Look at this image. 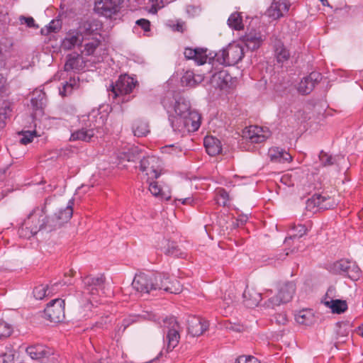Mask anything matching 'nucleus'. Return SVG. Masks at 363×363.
I'll return each mask as SVG.
<instances>
[{"label": "nucleus", "mask_w": 363, "mask_h": 363, "mask_svg": "<svg viewBox=\"0 0 363 363\" xmlns=\"http://www.w3.org/2000/svg\"><path fill=\"white\" fill-rule=\"evenodd\" d=\"M235 363H259V362L254 356L240 355L236 359Z\"/></svg>", "instance_id": "52"}, {"label": "nucleus", "mask_w": 363, "mask_h": 363, "mask_svg": "<svg viewBox=\"0 0 363 363\" xmlns=\"http://www.w3.org/2000/svg\"><path fill=\"white\" fill-rule=\"evenodd\" d=\"M174 111L176 115L184 116L192 111L190 109L189 102L187 101L185 99L181 97L179 98L175 102Z\"/></svg>", "instance_id": "30"}, {"label": "nucleus", "mask_w": 363, "mask_h": 363, "mask_svg": "<svg viewBox=\"0 0 363 363\" xmlns=\"http://www.w3.org/2000/svg\"><path fill=\"white\" fill-rule=\"evenodd\" d=\"M33 97L30 100L31 105L34 113L32 114L33 121L35 122V127L37 126V118L40 116H43L44 108L46 104L45 93L41 90H35L33 93Z\"/></svg>", "instance_id": "15"}, {"label": "nucleus", "mask_w": 363, "mask_h": 363, "mask_svg": "<svg viewBox=\"0 0 363 363\" xmlns=\"http://www.w3.org/2000/svg\"><path fill=\"white\" fill-rule=\"evenodd\" d=\"M48 286L44 285H40L35 287L33 289V295L36 299H43L46 295Z\"/></svg>", "instance_id": "49"}, {"label": "nucleus", "mask_w": 363, "mask_h": 363, "mask_svg": "<svg viewBox=\"0 0 363 363\" xmlns=\"http://www.w3.org/2000/svg\"><path fill=\"white\" fill-rule=\"evenodd\" d=\"M136 24L140 26L145 31L150 30V23L148 20L141 18L136 21Z\"/></svg>", "instance_id": "58"}, {"label": "nucleus", "mask_w": 363, "mask_h": 363, "mask_svg": "<svg viewBox=\"0 0 363 363\" xmlns=\"http://www.w3.org/2000/svg\"><path fill=\"white\" fill-rule=\"evenodd\" d=\"M82 43V39L77 35H72L67 37L62 43V47L65 50H71L75 45H80Z\"/></svg>", "instance_id": "38"}, {"label": "nucleus", "mask_w": 363, "mask_h": 363, "mask_svg": "<svg viewBox=\"0 0 363 363\" xmlns=\"http://www.w3.org/2000/svg\"><path fill=\"white\" fill-rule=\"evenodd\" d=\"M272 291L271 289H267L263 294L265 298H268L267 301H266L263 304L264 307L266 308L274 309L276 306L286 303L279 294L274 296H272Z\"/></svg>", "instance_id": "28"}, {"label": "nucleus", "mask_w": 363, "mask_h": 363, "mask_svg": "<svg viewBox=\"0 0 363 363\" xmlns=\"http://www.w3.org/2000/svg\"><path fill=\"white\" fill-rule=\"evenodd\" d=\"M118 158L121 162L128 161L135 162L138 160L140 162L143 157L141 156L139 148L133 146L128 148L127 151L120 152L118 155Z\"/></svg>", "instance_id": "25"}, {"label": "nucleus", "mask_w": 363, "mask_h": 363, "mask_svg": "<svg viewBox=\"0 0 363 363\" xmlns=\"http://www.w3.org/2000/svg\"><path fill=\"white\" fill-rule=\"evenodd\" d=\"M172 29L174 31H178L180 33H183L184 30V23L178 21L177 23H173L172 25H169Z\"/></svg>", "instance_id": "59"}, {"label": "nucleus", "mask_w": 363, "mask_h": 363, "mask_svg": "<svg viewBox=\"0 0 363 363\" xmlns=\"http://www.w3.org/2000/svg\"><path fill=\"white\" fill-rule=\"evenodd\" d=\"M313 316L311 311L303 310L296 315V320L298 323L309 325L312 324Z\"/></svg>", "instance_id": "34"}, {"label": "nucleus", "mask_w": 363, "mask_h": 363, "mask_svg": "<svg viewBox=\"0 0 363 363\" xmlns=\"http://www.w3.org/2000/svg\"><path fill=\"white\" fill-rule=\"evenodd\" d=\"M314 87L315 86H313V82L307 77H304L298 84V91L302 94H308L313 91Z\"/></svg>", "instance_id": "40"}, {"label": "nucleus", "mask_w": 363, "mask_h": 363, "mask_svg": "<svg viewBox=\"0 0 363 363\" xmlns=\"http://www.w3.org/2000/svg\"><path fill=\"white\" fill-rule=\"evenodd\" d=\"M293 230L294 231V233L285 239L284 242L286 243H289V240L295 239L296 238H301L303 235L306 234L307 228H306L305 225L300 224L296 226H294Z\"/></svg>", "instance_id": "41"}, {"label": "nucleus", "mask_w": 363, "mask_h": 363, "mask_svg": "<svg viewBox=\"0 0 363 363\" xmlns=\"http://www.w3.org/2000/svg\"><path fill=\"white\" fill-rule=\"evenodd\" d=\"M140 169L142 172H146L147 175L152 174V177L157 179L162 170L161 161L155 156L143 157L140 162Z\"/></svg>", "instance_id": "12"}, {"label": "nucleus", "mask_w": 363, "mask_h": 363, "mask_svg": "<svg viewBox=\"0 0 363 363\" xmlns=\"http://www.w3.org/2000/svg\"><path fill=\"white\" fill-rule=\"evenodd\" d=\"M233 77L225 70L219 71L211 77V83L220 89L229 88L232 84Z\"/></svg>", "instance_id": "19"}, {"label": "nucleus", "mask_w": 363, "mask_h": 363, "mask_svg": "<svg viewBox=\"0 0 363 363\" xmlns=\"http://www.w3.org/2000/svg\"><path fill=\"white\" fill-rule=\"evenodd\" d=\"M207 49L202 48H186L184 51V56L186 58L189 60H194L195 62L199 65H203L208 60V62H212V52H209V54L206 53Z\"/></svg>", "instance_id": "16"}, {"label": "nucleus", "mask_w": 363, "mask_h": 363, "mask_svg": "<svg viewBox=\"0 0 363 363\" xmlns=\"http://www.w3.org/2000/svg\"><path fill=\"white\" fill-rule=\"evenodd\" d=\"M21 23H26L28 27H34V19L32 17L20 16L19 18Z\"/></svg>", "instance_id": "60"}, {"label": "nucleus", "mask_w": 363, "mask_h": 363, "mask_svg": "<svg viewBox=\"0 0 363 363\" xmlns=\"http://www.w3.org/2000/svg\"><path fill=\"white\" fill-rule=\"evenodd\" d=\"M336 333L338 337H347L351 332V325L348 322H339L336 324Z\"/></svg>", "instance_id": "37"}, {"label": "nucleus", "mask_w": 363, "mask_h": 363, "mask_svg": "<svg viewBox=\"0 0 363 363\" xmlns=\"http://www.w3.org/2000/svg\"><path fill=\"white\" fill-rule=\"evenodd\" d=\"M281 157L279 160V162H285L291 161L292 157L289 153L283 150L282 153H281Z\"/></svg>", "instance_id": "62"}, {"label": "nucleus", "mask_w": 363, "mask_h": 363, "mask_svg": "<svg viewBox=\"0 0 363 363\" xmlns=\"http://www.w3.org/2000/svg\"><path fill=\"white\" fill-rule=\"evenodd\" d=\"M99 44L100 43L99 40H93L90 43H86L84 47L86 55H92L96 50V49L99 47Z\"/></svg>", "instance_id": "53"}, {"label": "nucleus", "mask_w": 363, "mask_h": 363, "mask_svg": "<svg viewBox=\"0 0 363 363\" xmlns=\"http://www.w3.org/2000/svg\"><path fill=\"white\" fill-rule=\"evenodd\" d=\"M169 121L174 131L183 134L186 133L183 116H172L169 118Z\"/></svg>", "instance_id": "31"}, {"label": "nucleus", "mask_w": 363, "mask_h": 363, "mask_svg": "<svg viewBox=\"0 0 363 363\" xmlns=\"http://www.w3.org/2000/svg\"><path fill=\"white\" fill-rule=\"evenodd\" d=\"M164 253L167 255H172L174 257H179L182 255V252L177 245V244L174 242H168L167 246L164 251Z\"/></svg>", "instance_id": "42"}, {"label": "nucleus", "mask_w": 363, "mask_h": 363, "mask_svg": "<svg viewBox=\"0 0 363 363\" xmlns=\"http://www.w3.org/2000/svg\"><path fill=\"white\" fill-rule=\"evenodd\" d=\"M105 277L100 275L99 277H86L83 279L84 289L82 294L86 300L87 304L94 305L93 302H97L96 298L100 295V292L105 293Z\"/></svg>", "instance_id": "2"}, {"label": "nucleus", "mask_w": 363, "mask_h": 363, "mask_svg": "<svg viewBox=\"0 0 363 363\" xmlns=\"http://www.w3.org/2000/svg\"><path fill=\"white\" fill-rule=\"evenodd\" d=\"M275 55L279 62L286 61L290 57L289 51L281 42H277L275 45Z\"/></svg>", "instance_id": "33"}, {"label": "nucleus", "mask_w": 363, "mask_h": 363, "mask_svg": "<svg viewBox=\"0 0 363 363\" xmlns=\"http://www.w3.org/2000/svg\"><path fill=\"white\" fill-rule=\"evenodd\" d=\"M138 82L133 77L123 74L121 75L116 84H111L108 90L111 91L113 98L120 95H126L132 92L133 89L137 85Z\"/></svg>", "instance_id": "7"}, {"label": "nucleus", "mask_w": 363, "mask_h": 363, "mask_svg": "<svg viewBox=\"0 0 363 363\" xmlns=\"http://www.w3.org/2000/svg\"><path fill=\"white\" fill-rule=\"evenodd\" d=\"M133 130L134 135L137 137H143L150 133L148 123L142 121H136L133 127Z\"/></svg>", "instance_id": "35"}, {"label": "nucleus", "mask_w": 363, "mask_h": 363, "mask_svg": "<svg viewBox=\"0 0 363 363\" xmlns=\"http://www.w3.org/2000/svg\"><path fill=\"white\" fill-rule=\"evenodd\" d=\"M218 196L220 199H223L222 201H220L219 199L218 202L220 204H222L223 206H225L227 203V201H228V193L223 189H221L218 191Z\"/></svg>", "instance_id": "56"}, {"label": "nucleus", "mask_w": 363, "mask_h": 363, "mask_svg": "<svg viewBox=\"0 0 363 363\" xmlns=\"http://www.w3.org/2000/svg\"><path fill=\"white\" fill-rule=\"evenodd\" d=\"M333 273L347 277L352 281L360 278L361 269L356 262L348 259H340L335 262L331 268Z\"/></svg>", "instance_id": "5"}, {"label": "nucleus", "mask_w": 363, "mask_h": 363, "mask_svg": "<svg viewBox=\"0 0 363 363\" xmlns=\"http://www.w3.org/2000/svg\"><path fill=\"white\" fill-rule=\"evenodd\" d=\"M320 199V194H314L311 198L307 200L306 206V210L312 212H315L316 208L320 210L319 204Z\"/></svg>", "instance_id": "39"}, {"label": "nucleus", "mask_w": 363, "mask_h": 363, "mask_svg": "<svg viewBox=\"0 0 363 363\" xmlns=\"http://www.w3.org/2000/svg\"><path fill=\"white\" fill-rule=\"evenodd\" d=\"M265 131L261 127L251 125L242 131V137L248 139L251 143H259L265 141L268 135L264 134Z\"/></svg>", "instance_id": "18"}, {"label": "nucleus", "mask_w": 363, "mask_h": 363, "mask_svg": "<svg viewBox=\"0 0 363 363\" xmlns=\"http://www.w3.org/2000/svg\"><path fill=\"white\" fill-rule=\"evenodd\" d=\"M123 0H97L95 3V11L106 17H111L118 13Z\"/></svg>", "instance_id": "10"}, {"label": "nucleus", "mask_w": 363, "mask_h": 363, "mask_svg": "<svg viewBox=\"0 0 363 363\" xmlns=\"http://www.w3.org/2000/svg\"><path fill=\"white\" fill-rule=\"evenodd\" d=\"M95 135V126L90 125L89 128H82L73 132L70 136V141L81 140L89 142Z\"/></svg>", "instance_id": "22"}, {"label": "nucleus", "mask_w": 363, "mask_h": 363, "mask_svg": "<svg viewBox=\"0 0 363 363\" xmlns=\"http://www.w3.org/2000/svg\"><path fill=\"white\" fill-rule=\"evenodd\" d=\"M244 56L243 48L239 44H230L226 48L213 53L212 62H218L220 65L231 66L239 62Z\"/></svg>", "instance_id": "3"}, {"label": "nucleus", "mask_w": 363, "mask_h": 363, "mask_svg": "<svg viewBox=\"0 0 363 363\" xmlns=\"http://www.w3.org/2000/svg\"><path fill=\"white\" fill-rule=\"evenodd\" d=\"M323 303L331 309L333 313L340 314L347 310V303L345 300L330 299L328 301H322Z\"/></svg>", "instance_id": "27"}, {"label": "nucleus", "mask_w": 363, "mask_h": 363, "mask_svg": "<svg viewBox=\"0 0 363 363\" xmlns=\"http://www.w3.org/2000/svg\"><path fill=\"white\" fill-rule=\"evenodd\" d=\"M149 190L150 193L155 196H158L161 191V189L158 186L157 182H150L149 186Z\"/></svg>", "instance_id": "54"}, {"label": "nucleus", "mask_w": 363, "mask_h": 363, "mask_svg": "<svg viewBox=\"0 0 363 363\" xmlns=\"http://www.w3.org/2000/svg\"><path fill=\"white\" fill-rule=\"evenodd\" d=\"M61 27H62L61 20L54 19L49 23V26H48L45 29L47 30V33H49L51 32L56 33L58 30H60Z\"/></svg>", "instance_id": "48"}, {"label": "nucleus", "mask_w": 363, "mask_h": 363, "mask_svg": "<svg viewBox=\"0 0 363 363\" xmlns=\"http://www.w3.org/2000/svg\"><path fill=\"white\" fill-rule=\"evenodd\" d=\"M315 86L321 79V74L318 72H311L309 76L306 77Z\"/></svg>", "instance_id": "57"}, {"label": "nucleus", "mask_w": 363, "mask_h": 363, "mask_svg": "<svg viewBox=\"0 0 363 363\" xmlns=\"http://www.w3.org/2000/svg\"><path fill=\"white\" fill-rule=\"evenodd\" d=\"M296 285L292 281H286L279 284L278 287V294L286 303L289 302L295 292Z\"/></svg>", "instance_id": "24"}, {"label": "nucleus", "mask_w": 363, "mask_h": 363, "mask_svg": "<svg viewBox=\"0 0 363 363\" xmlns=\"http://www.w3.org/2000/svg\"><path fill=\"white\" fill-rule=\"evenodd\" d=\"M208 322L200 317L189 316L187 320L188 333L193 337L201 335L208 329Z\"/></svg>", "instance_id": "14"}, {"label": "nucleus", "mask_w": 363, "mask_h": 363, "mask_svg": "<svg viewBox=\"0 0 363 363\" xmlns=\"http://www.w3.org/2000/svg\"><path fill=\"white\" fill-rule=\"evenodd\" d=\"M74 199H71L65 209H60L57 213L52 216H46L45 211L43 213V220H40V229H43V232L50 233L61 228L64 223H67L72 216ZM44 209L45 207H43Z\"/></svg>", "instance_id": "1"}, {"label": "nucleus", "mask_w": 363, "mask_h": 363, "mask_svg": "<svg viewBox=\"0 0 363 363\" xmlns=\"http://www.w3.org/2000/svg\"><path fill=\"white\" fill-rule=\"evenodd\" d=\"M27 354L33 359L45 363L48 360H55L51 349L43 345H35L26 348Z\"/></svg>", "instance_id": "11"}, {"label": "nucleus", "mask_w": 363, "mask_h": 363, "mask_svg": "<svg viewBox=\"0 0 363 363\" xmlns=\"http://www.w3.org/2000/svg\"><path fill=\"white\" fill-rule=\"evenodd\" d=\"M22 138L20 139V143L23 145H27L33 141L34 136H38L36 130L33 131H22Z\"/></svg>", "instance_id": "46"}, {"label": "nucleus", "mask_w": 363, "mask_h": 363, "mask_svg": "<svg viewBox=\"0 0 363 363\" xmlns=\"http://www.w3.org/2000/svg\"><path fill=\"white\" fill-rule=\"evenodd\" d=\"M335 288L334 286H330L327 291L325 294V297L323 301H328L330 299H334L333 298L335 296Z\"/></svg>", "instance_id": "61"}, {"label": "nucleus", "mask_w": 363, "mask_h": 363, "mask_svg": "<svg viewBox=\"0 0 363 363\" xmlns=\"http://www.w3.org/2000/svg\"><path fill=\"white\" fill-rule=\"evenodd\" d=\"M11 111L9 103H4V106L0 108V128L5 125V119L8 117Z\"/></svg>", "instance_id": "45"}, {"label": "nucleus", "mask_w": 363, "mask_h": 363, "mask_svg": "<svg viewBox=\"0 0 363 363\" xmlns=\"http://www.w3.org/2000/svg\"><path fill=\"white\" fill-rule=\"evenodd\" d=\"M159 279H161L160 274L140 273L135 276L132 286L138 292L150 294L158 289Z\"/></svg>", "instance_id": "4"}, {"label": "nucleus", "mask_w": 363, "mask_h": 363, "mask_svg": "<svg viewBox=\"0 0 363 363\" xmlns=\"http://www.w3.org/2000/svg\"><path fill=\"white\" fill-rule=\"evenodd\" d=\"M283 152V150H280L278 147L272 148L269 150V157L271 159V161L272 162H279V160L281 157V154Z\"/></svg>", "instance_id": "51"}, {"label": "nucleus", "mask_w": 363, "mask_h": 363, "mask_svg": "<svg viewBox=\"0 0 363 363\" xmlns=\"http://www.w3.org/2000/svg\"><path fill=\"white\" fill-rule=\"evenodd\" d=\"M228 26L235 30L243 28L242 18L240 13L235 12L232 13L228 19Z\"/></svg>", "instance_id": "36"}, {"label": "nucleus", "mask_w": 363, "mask_h": 363, "mask_svg": "<svg viewBox=\"0 0 363 363\" xmlns=\"http://www.w3.org/2000/svg\"><path fill=\"white\" fill-rule=\"evenodd\" d=\"M183 84L189 86H194L198 84V81L195 79L194 74L191 72H186L182 77Z\"/></svg>", "instance_id": "44"}, {"label": "nucleus", "mask_w": 363, "mask_h": 363, "mask_svg": "<svg viewBox=\"0 0 363 363\" xmlns=\"http://www.w3.org/2000/svg\"><path fill=\"white\" fill-rule=\"evenodd\" d=\"M11 334L10 325L4 321L0 320V339L9 337Z\"/></svg>", "instance_id": "50"}, {"label": "nucleus", "mask_w": 363, "mask_h": 363, "mask_svg": "<svg viewBox=\"0 0 363 363\" xmlns=\"http://www.w3.org/2000/svg\"><path fill=\"white\" fill-rule=\"evenodd\" d=\"M242 41L249 50H255L259 48L262 43V35L260 33L252 30L242 37Z\"/></svg>", "instance_id": "23"}, {"label": "nucleus", "mask_w": 363, "mask_h": 363, "mask_svg": "<svg viewBox=\"0 0 363 363\" xmlns=\"http://www.w3.org/2000/svg\"><path fill=\"white\" fill-rule=\"evenodd\" d=\"M223 325L227 330L235 333H242L245 330V327L244 325L239 323H233L230 321L224 322Z\"/></svg>", "instance_id": "47"}, {"label": "nucleus", "mask_w": 363, "mask_h": 363, "mask_svg": "<svg viewBox=\"0 0 363 363\" xmlns=\"http://www.w3.org/2000/svg\"><path fill=\"white\" fill-rule=\"evenodd\" d=\"M64 307V300L56 298L51 301L44 310L45 318L54 323L62 321L65 318Z\"/></svg>", "instance_id": "9"}, {"label": "nucleus", "mask_w": 363, "mask_h": 363, "mask_svg": "<svg viewBox=\"0 0 363 363\" xmlns=\"http://www.w3.org/2000/svg\"><path fill=\"white\" fill-rule=\"evenodd\" d=\"M289 7L290 3L288 0H273L271 6L266 11L265 14L268 17L277 20L287 13Z\"/></svg>", "instance_id": "13"}, {"label": "nucleus", "mask_w": 363, "mask_h": 363, "mask_svg": "<svg viewBox=\"0 0 363 363\" xmlns=\"http://www.w3.org/2000/svg\"><path fill=\"white\" fill-rule=\"evenodd\" d=\"M81 56L79 54H69L67 56V61L65 65V70H79L82 67Z\"/></svg>", "instance_id": "29"}, {"label": "nucleus", "mask_w": 363, "mask_h": 363, "mask_svg": "<svg viewBox=\"0 0 363 363\" xmlns=\"http://www.w3.org/2000/svg\"><path fill=\"white\" fill-rule=\"evenodd\" d=\"M274 320L277 325H285L287 322L286 315L285 313H277L274 316Z\"/></svg>", "instance_id": "55"}, {"label": "nucleus", "mask_w": 363, "mask_h": 363, "mask_svg": "<svg viewBox=\"0 0 363 363\" xmlns=\"http://www.w3.org/2000/svg\"><path fill=\"white\" fill-rule=\"evenodd\" d=\"M200 115L193 111L184 116V121L186 133L195 132L200 127Z\"/></svg>", "instance_id": "21"}, {"label": "nucleus", "mask_w": 363, "mask_h": 363, "mask_svg": "<svg viewBox=\"0 0 363 363\" xmlns=\"http://www.w3.org/2000/svg\"><path fill=\"white\" fill-rule=\"evenodd\" d=\"M320 210H327L333 208L336 205V202L330 197H325L321 196L320 202Z\"/></svg>", "instance_id": "43"}, {"label": "nucleus", "mask_w": 363, "mask_h": 363, "mask_svg": "<svg viewBox=\"0 0 363 363\" xmlns=\"http://www.w3.org/2000/svg\"><path fill=\"white\" fill-rule=\"evenodd\" d=\"M72 89V84H69L68 83H66V84H65L63 86V90H60V94L62 96H66V92L69 90V91H71Z\"/></svg>", "instance_id": "64"}, {"label": "nucleus", "mask_w": 363, "mask_h": 363, "mask_svg": "<svg viewBox=\"0 0 363 363\" xmlns=\"http://www.w3.org/2000/svg\"><path fill=\"white\" fill-rule=\"evenodd\" d=\"M43 213H44V208L41 210L38 208L30 213L28 219L24 223L26 227H22L18 230L20 236L29 238L38 232H43V229L39 228L40 226L39 221L43 220Z\"/></svg>", "instance_id": "6"}, {"label": "nucleus", "mask_w": 363, "mask_h": 363, "mask_svg": "<svg viewBox=\"0 0 363 363\" xmlns=\"http://www.w3.org/2000/svg\"><path fill=\"white\" fill-rule=\"evenodd\" d=\"M158 289H163L171 294H178L182 291V285L175 279L172 281H169V277L167 274H160Z\"/></svg>", "instance_id": "17"}, {"label": "nucleus", "mask_w": 363, "mask_h": 363, "mask_svg": "<svg viewBox=\"0 0 363 363\" xmlns=\"http://www.w3.org/2000/svg\"><path fill=\"white\" fill-rule=\"evenodd\" d=\"M164 328L167 329V339L168 341L167 350L172 351L179 343L180 335L179 323L174 317L166 318L164 320Z\"/></svg>", "instance_id": "8"}, {"label": "nucleus", "mask_w": 363, "mask_h": 363, "mask_svg": "<svg viewBox=\"0 0 363 363\" xmlns=\"http://www.w3.org/2000/svg\"><path fill=\"white\" fill-rule=\"evenodd\" d=\"M262 294L253 288L247 287L242 296L244 303L248 308L257 306L262 300Z\"/></svg>", "instance_id": "20"}, {"label": "nucleus", "mask_w": 363, "mask_h": 363, "mask_svg": "<svg viewBox=\"0 0 363 363\" xmlns=\"http://www.w3.org/2000/svg\"><path fill=\"white\" fill-rule=\"evenodd\" d=\"M204 146L207 153L211 156L218 155L222 150L220 141L213 136L204 138Z\"/></svg>", "instance_id": "26"}, {"label": "nucleus", "mask_w": 363, "mask_h": 363, "mask_svg": "<svg viewBox=\"0 0 363 363\" xmlns=\"http://www.w3.org/2000/svg\"><path fill=\"white\" fill-rule=\"evenodd\" d=\"M319 159H320L321 164L323 166L326 167V166L333 165L334 164L339 165L340 160L341 159H343V157H340V156L333 157L322 150L319 154Z\"/></svg>", "instance_id": "32"}, {"label": "nucleus", "mask_w": 363, "mask_h": 363, "mask_svg": "<svg viewBox=\"0 0 363 363\" xmlns=\"http://www.w3.org/2000/svg\"><path fill=\"white\" fill-rule=\"evenodd\" d=\"M2 363H12L13 357L12 354H4L1 356Z\"/></svg>", "instance_id": "63"}]
</instances>
